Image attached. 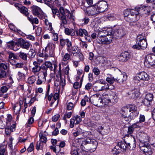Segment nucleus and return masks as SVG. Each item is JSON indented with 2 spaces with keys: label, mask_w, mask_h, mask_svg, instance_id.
Listing matches in <instances>:
<instances>
[{
  "label": "nucleus",
  "mask_w": 155,
  "mask_h": 155,
  "mask_svg": "<svg viewBox=\"0 0 155 155\" xmlns=\"http://www.w3.org/2000/svg\"><path fill=\"white\" fill-rule=\"evenodd\" d=\"M151 102V101H149L145 98L143 101V104L147 106H149Z\"/></svg>",
  "instance_id": "obj_62"
},
{
  "label": "nucleus",
  "mask_w": 155,
  "mask_h": 155,
  "mask_svg": "<svg viewBox=\"0 0 155 155\" xmlns=\"http://www.w3.org/2000/svg\"><path fill=\"white\" fill-rule=\"evenodd\" d=\"M89 100L90 102L96 106H98L100 104H103V100L98 94H96L92 96Z\"/></svg>",
  "instance_id": "obj_11"
},
{
  "label": "nucleus",
  "mask_w": 155,
  "mask_h": 155,
  "mask_svg": "<svg viewBox=\"0 0 155 155\" xmlns=\"http://www.w3.org/2000/svg\"><path fill=\"white\" fill-rule=\"evenodd\" d=\"M8 90V87L6 86H2L0 89L1 91L2 92V93H4L6 92Z\"/></svg>",
  "instance_id": "obj_64"
},
{
  "label": "nucleus",
  "mask_w": 155,
  "mask_h": 155,
  "mask_svg": "<svg viewBox=\"0 0 155 155\" xmlns=\"http://www.w3.org/2000/svg\"><path fill=\"white\" fill-rule=\"evenodd\" d=\"M64 32L66 35H70L71 36H74L75 35V31L72 29H69L68 28H65Z\"/></svg>",
  "instance_id": "obj_26"
},
{
  "label": "nucleus",
  "mask_w": 155,
  "mask_h": 155,
  "mask_svg": "<svg viewBox=\"0 0 155 155\" xmlns=\"http://www.w3.org/2000/svg\"><path fill=\"white\" fill-rule=\"evenodd\" d=\"M72 17L71 14L68 11L66 12L65 15H60L58 18L61 20V26L64 27V25L67 24L68 18L70 19Z\"/></svg>",
  "instance_id": "obj_9"
},
{
  "label": "nucleus",
  "mask_w": 155,
  "mask_h": 155,
  "mask_svg": "<svg viewBox=\"0 0 155 155\" xmlns=\"http://www.w3.org/2000/svg\"><path fill=\"white\" fill-rule=\"evenodd\" d=\"M48 69L46 67L44 66L41 68V71L39 73V75H43V76L46 77L47 76V71Z\"/></svg>",
  "instance_id": "obj_30"
},
{
  "label": "nucleus",
  "mask_w": 155,
  "mask_h": 155,
  "mask_svg": "<svg viewBox=\"0 0 155 155\" xmlns=\"http://www.w3.org/2000/svg\"><path fill=\"white\" fill-rule=\"evenodd\" d=\"M115 16L116 15L114 14H108L107 16V18L109 21H113L116 19Z\"/></svg>",
  "instance_id": "obj_47"
},
{
  "label": "nucleus",
  "mask_w": 155,
  "mask_h": 155,
  "mask_svg": "<svg viewBox=\"0 0 155 155\" xmlns=\"http://www.w3.org/2000/svg\"><path fill=\"white\" fill-rule=\"evenodd\" d=\"M130 57L129 53L127 52H124L121 54L119 57L118 59L120 61L124 62L128 60Z\"/></svg>",
  "instance_id": "obj_17"
},
{
  "label": "nucleus",
  "mask_w": 155,
  "mask_h": 155,
  "mask_svg": "<svg viewBox=\"0 0 155 155\" xmlns=\"http://www.w3.org/2000/svg\"><path fill=\"white\" fill-rule=\"evenodd\" d=\"M60 44L61 46L63 47L65 45L67 46L66 48L67 51H70V48L71 46V42L68 39H64L63 38H61L60 39Z\"/></svg>",
  "instance_id": "obj_14"
},
{
  "label": "nucleus",
  "mask_w": 155,
  "mask_h": 155,
  "mask_svg": "<svg viewBox=\"0 0 155 155\" xmlns=\"http://www.w3.org/2000/svg\"><path fill=\"white\" fill-rule=\"evenodd\" d=\"M61 54L63 57V60L64 61H67L69 60L70 58V54L66 53L65 54H64V52L62 51Z\"/></svg>",
  "instance_id": "obj_33"
},
{
  "label": "nucleus",
  "mask_w": 155,
  "mask_h": 155,
  "mask_svg": "<svg viewBox=\"0 0 155 155\" xmlns=\"http://www.w3.org/2000/svg\"><path fill=\"white\" fill-rule=\"evenodd\" d=\"M28 54L29 57L34 58L36 55L35 50L33 49H30L28 51Z\"/></svg>",
  "instance_id": "obj_42"
},
{
  "label": "nucleus",
  "mask_w": 155,
  "mask_h": 155,
  "mask_svg": "<svg viewBox=\"0 0 155 155\" xmlns=\"http://www.w3.org/2000/svg\"><path fill=\"white\" fill-rule=\"evenodd\" d=\"M18 8L21 13L24 14L27 18L28 17H29L28 16L29 13L28 12V9L26 8L24 6H22L21 7H18Z\"/></svg>",
  "instance_id": "obj_27"
},
{
  "label": "nucleus",
  "mask_w": 155,
  "mask_h": 155,
  "mask_svg": "<svg viewBox=\"0 0 155 155\" xmlns=\"http://www.w3.org/2000/svg\"><path fill=\"white\" fill-rule=\"evenodd\" d=\"M123 32L122 30L121 29H118L116 30L114 33V34L117 35L118 37H120L122 36L123 34H122Z\"/></svg>",
  "instance_id": "obj_43"
},
{
  "label": "nucleus",
  "mask_w": 155,
  "mask_h": 155,
  "mask_svg": "<svg viewBox=\"0 0 155 155\" xmlns=\"http://www.w3.org/2000/svg\"><path fill=\"white\" fill-rule=\"evenodd\" d=\"M120 113L122 117L129 116L131 114L127 106L122 107Z\"/></svg>",
  "instance_id": "obj_19"
},
{
  "label": "nucleus",
  "mask_w": 155,
  "mask_h": 155,
  "mask_svg": "<svg viewBox=\"0 0 155 155\" xmlns=\"http://www.w3.org/2000/svg\"><path fill=\"white\" fill-rule=\"evenodd\" d=\"M72 115V112H68L65 114L63 117V120H66L67 118H69L71 117Z\"/></svg>",
  "instance_id": "obj_53"
},
{
  "label": "nucleus",
  "mask_w": 155,
  "mask_h": 155,
  "mask_svg": "<svg viewBox=\"0 0 155 155\" xmlns=\"http://www.w3.org/2000/svg\"><path fill=\"white\" fill-rule=\"evenodd\" d=\"M36 77L32 75L29 77L28 79V82L29 84H33L35 81L36 80Z\"/></svg>",
  "instance_id": "obj_38"
},
{
  "label": "nucleus",
  "mask_w": 155,
  "mask_h": 155,
  "mask_svg": "<svg viewBox=\"0 0 155 155\" xmlns=\"http://www.w3.org/2000/svg\"><path fill=\"white\" fill-rule=\"evenodd\" d=\"M15 42L13 41L8 42L7 43V46L11 49H12Z\"/></svg>",
  "instance_id": "obj_59"
},
{
  "label": "nucleus",
  "mask_w": 155,
  "mask_h": 155,
  "mask_svg": "<svg viewBox=\"0 0 155 155\" xmlns=\"http://www.w3.org/2000/svg\"><path fill=\"white\" fill-rule=\"evenodd\" d=\"M97 144V142L95 140L87 138L82 142L81 146H85L84 148H86V150L92 152L95 150Z\"/></svg>",
  "instance_id": "obj_3"
},
{
  "label": "nucleus",
  "mask_w": 155,
  "mask_h": 155,
  "mask_svg": "<svg viewBox=\"0 0 155 155\" xmlns=\"http://www.w3.org/2000/svg\"><path fill=\"white\" fill-rule=\"evenodd\" d=\"M153 54H147L145 57L144 64L146 66L148 67H150V63L152 62L151 61L152 59L154 58L153 57Z\"/></svg>",
  "instance_id": "obj_16"
},
{
  "label": "nucleus",
  "mask_w": 155,
  "mask_h": 155,
  "mask_svg": "<svg viewBox=\"0 0 155 155\" xmlns=\"http://www.w3.org/2000/svg\"><path fill=\"white\" fill-rule=\"evenodd\" d=\"M83 132L81 129L79 127H78L77 128L76 131L74 132L73 134L74 137H76L79 135L82 134Z\"/></svg>",
  "instance_id": "obj_40"
},
{
  "label": "nucleus",
  "mask_w": 155,
  "mask_h": 155,
  "mask_svg": "<svg viewBox=\"0 0 155 155\" xmlns=\"http://www.w3.org/2000/svg\"><path fill=\"white\" fill-rule=\"evenodd\" d=\"M45 3L50 8H52V5L51 0H43Z\"/></svg>",
  "instance_id": "obj_51"
},
{
  "label": "nucleus",
  "mask_w": 155,
  "mask_h": 155,
  "mask_svg": "<svg viewBox=\"0 0 155 155\" xmlns=\"http://www.w3.org/2000/svg\"><path fill=\"white\" fill-rule=\"evenodd\" d=\"M73 117L75 121V124H78L82 121V119L80 116L77 115Z\"/></svg>",
  "instance_id": "obj_49"
},
{
  "label": "nucleus",
  "mask_w": 155,
  "mask_h": 155,
  "mask_svg": "<svg viewBox=\"0 0 155 155\" xmlns=\"http://www.w3.org/2000/svg\"><path fill=\"white\" fill-rule=\"evenodd\" d=\"M124 15L126 21L131 22L139 19L140 15L137 10H127L124 12Z\"/></svg>",
  "instance_id": "obj_2"
},
{
  "label": "nucleus",
  "mask_w": 155,
  "mask_h": 155,
  "mask_svg": "<svg viewBox=\"0 0 155 155\" xmlns=\"http://www.w3.org/2000/svg\"><path fill=\"white\" fill-rule=\"evenodd\" d=\"M70 51H68V52H71V54H75V53L78 52L80 50L76 46H72V43H71V46L70 48Z\"/></svg>",
  "instance_id": "obj_35"
},
{
  "label": "nucleus",
  "mask_w": 155,
  "mask_h": 155,
  "mask_svg": "<svg viewBox=\"0 0 155 155\" xmlns=\"http://www.w3.org/2000/svg\"><path fill=\"white\" fill-rule=\"evenodd\" d=\"M150 79V77L147 73L145 72H142L136 75L134 78L135 81H139L140 80L147 81Z\"/></svg>",
  "instance_id": "obj_10"
},
{
  "label": "nucleus",
  "mask_w": 155,
  "mask_h": 155,
  "mask_svg": "<svg viewBox=\"0 0 155 155\" xmlns=\"http://www.w3.org/2000/svg\"><path fill=\"white\" fill-rule=\"evenodd\" d=\"M55 45L53 43H48L47 46L45 48V54L44 56L45 59H47L48 58L53 57L54 55V49Z\"/></svg>",
  "instance_id": "obj_7"
},
{
  "label": "nucleus",
  "mask_w": 155,
  "mask_h": 155,
  "mask_svg": "<svg viewBox=\"0 0 155 155\" xmlns=\"http://www.w3.org/2000/svg\"><path fill=\"white\" fill-rule=\"evenodd\" d=\"M145 98L151 101L153 98V94L151 93H148L146 95Z\"/></svg>",
  "instance_id": "obj_52"
},
{
  "label": "nucleus",
  "mask_w": 155,
  "mask_h": 155,
  "mask_svg": "<svg viewBox=\"0 0 155 155\" xmlns=\"http://www.w3.org/2000/svg\"><path fill=\"white\" fill-rule=\"evenodd\" d=\"M18 44L19 45L20 47L22 48L28 50L30 47V43L24 39L20 38L18 40Z\"/></svg>",
  "instance_id": "obj_13"
},
{
  "label": "nucleus",
  "mask_w": 155,
  "mask_h": 155,
  "mask_svg": "<svg viewBox=\"0 0 155 155\" xmlns=\"http://www.w3.org/2000/svg\"><path fill=\"white\" fill-rule=\"evenodd\" d=\"M65 85V77H63L62 76L60 75V80L59 81V84H58L56 81L54 82V85L56 86H58L60 85L62 86V87H64Z\"/></svg>",
  "instance_id": "obj_23"
},
{
  "label": "nucleus",
  "mask_w": 155,
  "mask_h": 155,
  "mask_svg": "<svg viewBox=\"0 0 155 155\" xmlns=\"http://www.w3.org/2000/svg\"><path fill=\"white\" fill-rule=\"evenodd\" d=\"M27 19L32 25H33L34 23L37 24L39 23L38 19L37 18H33L32 16L31 15H30L29 17H28Z\"/></svg>",
  "instance_id": "obj_29"
},
{
  "label": "nucleus",
  "mask_w": 155,
  "mask_h": 155,
  "mask_svg": "<svg viewBox=\"0 0 155 155\" xmlns=\"http://www.w3.org/2000/svg\"><path fill=\"white\" fill-rule=\"evenodd\" d=\"M34 66L32 68V71L35 74L38 73L41 69V67L39 65L38 62L35 61L33 63Z\"/></svg>",
  "instance_id": "obj_22"
},
{
  "label": "nucleus",
  "mask_w": 155,
  "mask_h": 155,
  "mask_svg": "<svg viewBox=\"0 0 155 155\" xmlns=\"http://www.w3.org/2000/svg\"><path fill=\"white\" fill-rule=\"evenodd\" d=\"M46 80V77L43 75H39L38 76L37 80L36 82V84L37 85H40L43 83L45 82Z\"/></svg>",
  "instance_id": "obj_25"
},
{
  "label": "nucleus",
  "mask_w": 155,
  "mask_h": 155,
  "mask_svg": "<svg viewBox=\"0 0 155 155\" xmlns=\"http://www.w3.org/2000/svg\"><path fill=\"white\" fill-rule=\"evenodd\" d=\"M20 46L18 44V43L15 42L12 50L14 51H17L20 48Z\"/></svg>",
  "instance_id": "obj_60"
},
{
  "label": "nucleus",
  "mask_w": 155,
  "mask_h": 155,
  "mask_svg": "<svg viewBox=\"0 0 155 155\" xmlns=\"http://www.w3.org/2000/svg\"><path fill=\"white\" fill-rule=\"evenodd\" d=\"M127 78V76L126 74H120L118 75L116 80L119 83H122L126 81Z\"/></svg>",
  "instance_id": "obj_21"
},
{
  "label": "nucleus",
  "mask_w": 155,
  "mask_h": 155,
  "mask_svg": "<svg viewBox=\"0 0 155 155\" xmlns=\"http://www.w3.org/2000/svg\"><path fill=\"white\" fill-rule=\"evenodd\" d=\"M53 34V40L54 41H57L58 40V36L57 33H52Z\"/></svg>",
  "instance_id": "obj_61"
},
{
  "label": "nucleus",
  "mask_w": 155,
  "mask_h": 155,
  "mask_svg": "<svg viewBox=\"0 0 155 155\" xmlns=\"http://www.w3.org/2000/svg\"><path fill=\"white\" fill-rule=\"evenodd\" d=\"M78 99H77L76 101H73L72 102H70L67 103L66 104V108L67 110H72L74 108V106L75 105Z\"/></svg>",
  "instance_id": "obj_24"
},
{
  "label": "nucleus",
  "mask_w": 155,
  "mask_h": 155,
  "mask_svg": "<svg viewBox=\"0 0 155 155\" xmlns=\"http://www.w3.org/2000/svg\"><path fill=\"white\" fill-rule=\"evenodd\" d=\"M73 56L77 59H78L81 61H83L84 60V56L80 51L73 55Z\"/></svg>",
  "instance_id": "obj_28"
},
{
  "label": "nucleus",
  "mask_w": 155,
  "mask_h": 155,
  "mask_svg": "<svg viewBox=\"0 0 155 155\" xmlns=\"http://www.w3.org/2000/svg\"><path fill=\"white\" fill-rule=\"evenodd\" d=\"M75 121L74 117H73L70 119V127L71 128H73L74 126V124H75Z\"/></svg>",
  "instance_id": "obj_63"
},
{
  "label": "nucleus",
  "mask_w": 155,
  "mask_h": 155,
  "mask_svg": "<svg viewBox=\"0 0 155 155\" xmlns=\"http://www.w3.org/2000/svg\"><path fill=\"white\" fill-rule=\"evenodd\" d=\"M106 81L110 84L114 83V81H115V79L114 77L112 78H107L106 79Z\"/></svg>",
  "instance_id": "obj_56"
},
{
  "label": "nucleus",
  "mask_w": 155,
  "mask_h": 155,
  "mask_svg": "<svg viewBox=\"0 0 155 155\" xmlns=\"http://www.w3.org/2000/svg\"><path fill=\"white\" fill-rule=\"evenodd\" d=\"M18 78L19 80H21L24 79L25 75L23 73L19 71L18 73Z\"/></svg>",
  "instance_id": "obj_50"
},
{
  "label": "nucleus",
  "mask_w": 155,
  "mask_h": 155,
  "mask_svg": "<svg viewBox=\"0 0 155 155\" xmlns=\"http://www.w3.org/2000/svg\"><path fill=\"white\" fill-rule=\"evenodd\" d=\"M40 8L37 6H33L32 8V11L33 14L35 16H38L39 14V11Z\"/></svg>",
  "instance_id": "obj_36"
},
{
  "label": "nucleus",
  "mask_w": 155,
  "mask_h": 155,
  "mask_svg": "<svg viewBox=\"0 0 155 155\" xmlns=\"http://www.w3.org/2000/svg\"><path fill=\"white\" fill-rule=\"evenodd\" d=\"M135 10H137L139 12L140 11H143L145 12V13L146 12L149 13L150 12V6H145L144 5H140L139 6H136L135 7Z\"/></svg>",
  "instance_id": "obj_18"
},
{
  "label": "nucleus",
  "mask_w": 155,
  "mask_h": 155,
  "mask_svg": "<svg viewBox=\"0 0 155 155\" xmlns=\"http://www.w3.org/2000/svg\"><path fill=\"white\" fill-rule=\"evenodd\" d=\"M21 107H19L18 105H15L14 107V112L15 114H18L20 111Z\"/></svg>",
  "instance_id": "obj_48"
},
{
  "label": "nucleus",
  "mask_w": 155,
  "mask_h": 155,
  "mask_svg": "<svg viewBox=\"0 0 155 155\" xmlns=\"http://www.w3.org/2000/svg\"><path fill=\"white\" fill-rule=\"evenodd\" d=\"M39 137H40V142L43 143H46L47 142V138L42 134H40Z\"/></svg>",
  "instance_id": "obj_46"
},
{
  "label": "nucleus",
  "mask_w": 155,
  "mask_h": 155,
  "mask_svg": "<svg viewBox=\"0 0 155 155\" xmlns=\"http://www.w3.org/2000/svg\"><path fill=\"white\" fill-rule=\"evenodd\" d=\"M51 8L52 12V13L53 14V17L54 18H55V15H56L58 16V17L60 16V15L59 12V11L58 10V9L56 8H54L53 5L52 6V8Z\"/></svg>",
  "instance_id": "obj_32"
},
{
  "label": "nucleus",
  "mask_w": 155,
  "mask_h": 155,
  "mask_svg": "<svg viewBox=\"0 0 155 155\" xmlns=\"http://www.w3.org/2000/svg\"><path fill=\"white\" fill-rule=\"evenodd\" d=\"M131 94V97L133 99H135L138 97L140 95V92L139 90L135 89L132 91Z\"/></svg>",
  "instance_id": "obj_31"
},
{
  "label": "nucleus",
  "mask_w": 155,
  "mask_h": 155,
  "mask_svg": "<svg viewBox=\"0 0 155 155\" xmlns=\"http://www.w3.org/2000/svg\"><path fill=\"white\" fill-rule=\"evenodd\" d=\"M8 54L9 55V59H12V58L14 59H18L17 56L15 55L14 53L12 52H8Z\"/></svg>",
  "instance_id": "obj_55"
},
{
  "label": "nucleus",
  "mask_w": 155,
  "mask_h": 155,
  "mask_svg": "<svg viewBox=\"0 0 155 155\" xmlns=\"http://www.w3.org/2000/svg\"><path fill=\"white\" fill-rule=\"evenodd\" d=\"M130 25L138 29L141 27V25L140 23L137 21L131 22L130 23Z\"/></svg>",
  "instance_id": "obj_37"
},
{
  "label": "nucleus",
  "mask_w": 155,
  "mask_h": 155,
  "mask_svg": "<svg viewBox=\"0 0 155 155\" xmlns=\"http://www.w3.org/2000/svg\"><path fill=\"white\" fill-rule=\"evenodd\" d=\"M87 14L89 16H92L95 15L98 12L96 6H91L88 7L86 10Z\"/></svg>",
  "instance_id": "obj_15"
},
{
  "label": "nucleus",
  "mask_w": 155,
  "mask_h": 155,
  "mask_svg": "<svg viewBox=\"0 0 155 155\" xmlns=\"http://www.w3.org/2000/svg\"><path fill=\"white\" fill-rule=\"evenodd\" d=\"M103 102L105 105L111 106L116 103L118 100L117 95L114 93L109 94L106 92L102 94Z\"/></svg>",
  "instance_id": "obj_1"
},
{
  "label": "nucleus",
  "mask_w": 155,
  "mask_h": 155,
  "mask_svg": "<svg viewBox=\"0 0 155 155\" xmlns=\"http://www.w3.org/2000/svg\"><path fill=\"white\" fill-rule=\"evenodd\" d=\"M136 43L137 44L133 46V48L134 49H144L147 46L146 38L142 35H140L137 36V40Z\"/></svg>",
  "instance_id": "obj_6"
},
{
  "label": "nucleus",
  "mask_w": 155,
  "mask_h": 155,
  "mask_svg": "<svg viewBox=\"0 0 155 155\" xmlns=\"http://www.w3.org/2000/svg\"><path fill=\"white\" fill-rule=\"evenodd\" d=\"M76 35L77 36H79L81 37H83L84 35L85 37V39L87 40V38H88L87 35L88 33L87 31L85 29H80L79 30L76 31Z\"/></svg>",
  "instance_id": "obj_20"
},
{
  "label": "nucleus",
  "mask_w": 155,
  "mask_h": 155,
  "mask_svg": "<svg viewBox=\"0 0 155 155\" xmlns=\"http://www.w3.org/2000/svg\"><path fill=\"white\" fill-rule=\"evenodd\" d=\"M109 89V86L108 84L107 85L105 84L104 86H102L101 88L98 89V91H106Z\"/></svg>",
  "instance_id": "obj_57"
},
{
  "label": "nucleus",
  "mask_w": 155,
  "mask_h": 155,
  "mask_svg": "<svg viewBox=\"0 0 155 155\" xmlns=\"http://www.w3.org/2000/svg\"><path fill=\"white\" fill-rule=\"evenodd\" d=\"M98 12H102L104 11L107 8V2L102 1L95 5Z\"/></svg>",
  "instance_id": "obj_12"
},
{
  "label": "nucleus",
  "mask_w": 155,
  "mask_h": 155,
  "mask_svg": "<svg viewBox=\"0 0 155 155\" xmlns=\"http://www.w3.org/2000/svg\"><path fill=\"white\" fill-rule=\"evenodd\" d=\"M130 116L132 119H134L135 117H137L139 114V112L137 110L133 112H131Z\"/></svg>",
  "instance_id": "obj_54"
},
{
  "label": "nucleus",
  "mask_w": 155,
  "mask_h": 155,
  "mask_svg": "<svg viewBox=\"0 0 155 155\" xmlns=\"http://www.w3.org/2000/svg\"><path fill=\"white\" fill-rule=\"evenodd\" d=\"M146 138L140 140L139 147L140 150L146 155H151L152 151L150 146L147 143L148 140V137L147 135L145 137Z\"/></svg>",
  "instance_id": "obj_5"
},
{
  "label": "nucleus",
  "mask_w": 155,
  "mask_h": 155,
  "mask_svg": "<svg viewBox=\"0 0 155 155\" xmlns=\"http://www.w3.org/2000/svg\"><path fill=\"white\" fill-rule=\"evenodd\" d=\"M12 117L11 114H8L7 115L6 121V125L9 127L11 125V122L12 120Z\"/></svg>",
  "instance_id": "obj_39"
},
{
  "label": "nucleus",
  "mask_w": 155,
  "mask_h": 155,
  "mask_svg": "<svg viewBox=\"0 0 155 155\" xmlns=\"http://www.w3.org/2000/svg\"><path fill=\"white\" fill-rule=\"evenodd\" d=\"M130 139V141L128 142L127 141H120L118 142L117 145L115 147V149H118V147L123 150V151H125L127 148L130 149L132 148H134L136 147L135 140L134 137L132 138L130 137H129Z\"/></svg>",
  "instance_id": "obj_4"
},
{
  "label": "nucleus",
  "mask_w": 155,
  "mask_h": 155,
  "mask_svg": "<svg viewBox=\"0 0 155 155\" xmlns=\"http://www.w3.org/2000/svg\"><path fill=\"white\" fill-rule=\"evenodd\" d=\"M18 56L20 58L24 61L27 60V54L24 52L20 51L18 53Z\"/></svg>",
  "instance_id": "obj_34"
},
{
  "label": "nucleus",
  "mask_w": 155,
  "mask_h": 155,
  "mask_svg": "<svg viewBox=\"0 0 155 155\" xmlns=\"http://www.w3.org/2000/svg\"><path fill=\"white\" fill-rule=\"evenodd\" d=\"M129 111L130 113L135 111L137 110V107L134 105H130L127 106Z\"/></svg>",
  "instance_id": "obj_41"
},
{
  "label": "nucleus",
  "mask_w": 155,
  "mask_h": 155,
  "mask_svg": "<svg viewBox=\"0 0 155 155\" xmlns=\"http://www.w3.org/2000/svg\"><path fill=\"white\" fill-rule=\"evenodd\" d=\"M34 120L33 118L32 117H30L28 120V124H26V126L27 127H29V125H30L32 124L34 121Z\"/></svg>",
  "instance_id": "obj_58"
},
{
  "label": "nucleus",
  "mask_w": 155,
  "mask_h": 155,
  "mask_svg": "<svg viewBox=\"0 0 155 155\" xmlns=\"http://www.w3.org/2000/svg\"><path fill=\"white\" fill-rule=\"evenodd\" d=\"M43 143L40 141L37 142L36 145V148L37 150L39 149H42L43 148Z\"/></svg>",
  "instance_id": "obj_45"
},
{
  "label": "nucleus",
  "mask_w": 155,
  "mask_h": 155,
  "mask_svg": "<svg viewBox=\"0 0 155 155\" xmlns=\"http://www.w3.org/2000/svg\"><path fill=\"white\" fill-rule=\"evenodd\" d=\"M107 36H98L97 38L101 44H110L112 40V36L111 35L112 34V32H108L107 31Z\"/></svg>",
  "instance_id": "obj_8"
},
{
  "label": "nucleus",
  "mask_w": 155,
  "mask_h": 155,
  "mask_svg": "<svg viewBox=\"0 0 155 155\" xmlns=\"http://www.w3.org/2000/svg\"><path fill=\"white\" fill-rule=\"evenodd\" d=\"M45 67H47V68H49L51 71H52V64L50 61H46L45 63Z\"/></svg>",
  "instance_id": "obj_44"
}]
</instances>
